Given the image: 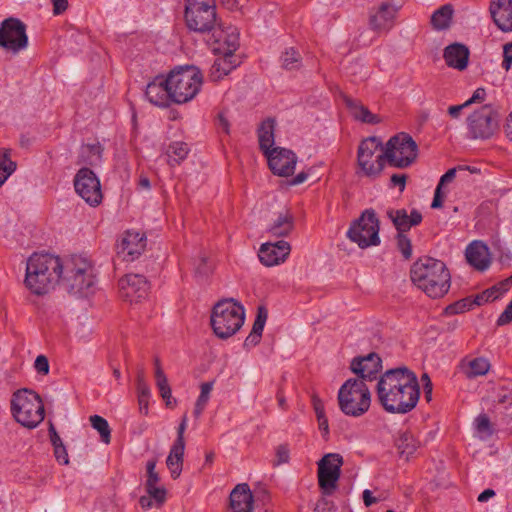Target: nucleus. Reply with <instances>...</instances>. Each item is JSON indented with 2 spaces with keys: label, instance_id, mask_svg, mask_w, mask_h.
I'll return each instance as SVG.
<instances>
[{
  "label": "nucleus",
  "instance_id": "1",
  "mask_svg": "<svg viewBox=\"0 0 512 512\" xmlns=\"http://www.w3.org/2000/svg\"><path fill=\"white\" fill-rule=\"evenodd\" d=\"M94 268L81 256L62 259L50 253H33L26 262L24 285L34 295L43 296L62 280L71 292L87 294L94 285Z\"/></svg>",
  "mask_w": 512,
  "mask_h": 512
},
{
  "label": "nucleus",
  "instance_id": "2",
  "mask_svg": "<svg viewBox=\"0 0 512 512\" xmlns=\"http://www.w3.org/2000/svg\"><path fill=\"white\" fill-rule=\"evenodd\" d=\"M376 392L383 408L397 414L410 412L420 397L417 376L405 367L386 371L377 383Z\"/></svg>",
  "mask_w": 512,
  "mask_h": 512
},
{
  "label": "nucleus",
  "instance_id": "3",
  "mask_svg": "<svg viewBox=\"0 0 512 512\" xmlns=\"http://www.w3.org/2000/svg\"><path fill=\"white\" fill-rule=\"evenodd\" d=\"M412 283L428 297L437 299L446 295L451 286V275L441 260L424 257L411 267Z\"/></svg>",
  "mask_w": 512,
  "mask_h": 512
},
{
  "label": "nucleus",
  "instance_id": "4",
  "mask_svg": "<svg viewBox=\"0 0 512 512\" xmlns=\"http://www.w3.org/2000/svg\"><path fill=\"white\" fill-rule=\"evenodd\" d=\"M11 413L19 424L30 429L37 427L45 417L41 397L35 391L27 388L13 393Z\"/></svg>",
  "mask_w": 512,
  "mask_h": 512
},
{
  "label": "nucleus",
  "instance_id": "5",
  "mask_svg": "<svg viewBox=\"0 0 512 512\" xmlns=\"http://www.w3.org/2000/svg\"><path fill=\"white\" fill-rule=\"evenodd\" d=\"M245 310L233 299L219 301L211 314V325L215 335L227 339L236 334L244 324Z\"/></svg>",
  "mask_w": 512,
  "mask_h": 512
},
{
  "label": "nucleus",
  "instance_id": "6",
  "mask_svg": "<svg viewBox=\"0 0 512 512\" xmlns=\"http://www.w3.org/2000/svg\"><path fill=\"white\" fill-rule=\"evenodd\" d=\"M167 80L171 100L183 104L191 101L199 93L203 76L198 68L186 66L173 70Z\"/></svg>",
  "mask_w": 512,
  "mask_h": 512
},
{
  "label": "nucleus",
  "instance_id": "7",
  "mask_svg": "<svg viewBox=\"0 0 512 512\" xmlns=\"http://www.w3.org/2000/svg\"><path fill=\"white\" fill-rule=\"evenodd\" d=\"M340 410L348 416L359 417L370 408L371 394L363 380L350 378L338 391Z\"/></svg>",
  "mask_w": 512,
  "mask_h": 512
},
{
  "label": "nucleus",
  "instance_id": "8",
  "mask_svg": "<svg viewBox=\"0 0 512 512\" xmlns=\"http://www.w3.org/2000/svg\"><path fill=\"white\" fill-rule=\"evenodd\" d=\"M184 19L191 31L211 32L218 24L215 0H185Z\"/></svg>",
  "mask_w": 512,
  "mask_h": 512
},
{
  "label": "nucleus",
  "instance_id": "9",
  "mask_svg": "<svg viewBox=\"0 0 512 512\" xmlns=\"http://www.w3.org/2000/svg\"><path fill=\"white\" fill-rule=\"evenodd\" d=\"M384 155L390 166L407 168L415 162L418 146L409 134L401 132L387 141Z\"/></svg>",
  "mask_w": 512,
  "mask_h": 512
},
{
  "label": "nucleus",
  "instance_id": "10",
  "mask_svg": "<svg viewBox=\"0 0 512 512\" xmlns=\"http://www.w3.org/2000/svg\"><path fill=\"white\" fill-rule=\"evenodd\" d=\"M347 237L360 248L380 244L379 220L373 210H365L346 233Z\"/></svg>",
  "mask_w": 512,
  "mask_h": 512
},
{
  "label": "nucleus",
  "instance_id": "11",
  "mask_svg": "<svg viewBox=\"0 0 512 512\" xmlns=\"http://www.w3.org/2000/svg\"><path fill=\"white\" fill-rule=\"evenodd\" d=\"M384 148L377 137H368L361 141L357 152L358 165L367 176H377L384 168Z\"/></svg>",
  "mask_w": 512,
  "mask_h": 512
},
{
  "label": "nucleus",
  "instance_id": "12",
  "mask_svg": "<svg viewBox=\"0 0 512 512\" xmlns=\"http://www.w3.org/2000/svg\"><path fill=\"white\" fill-rule=\"evenodd\" d=\"M467 129L472 139H489L498 129V114L491 105H483L467 118Z\"/></svg>",
  "mask_w": 512,
  "mask_h": 512
},
{
  "label": "nucleus",
  "instance_id": "13",
  "mask_svg": "<svg viewBox=\"0 0 512 512\" xmlns=\"http://www.w3.org/2000/svg\"><path fill=\"white\" fill-rule=\"evenodd\" d=\"M28 37L26 26L17 18H7L0 24V48L13 55L26 49Z\"/></svg>",
  "mask_w": 512,
  "mask_h": 512
},
{
  "label": "nucleus",
  "instance_id": "14",
  "mask_svg": "<svg viewBox=\"0 0 512 512\" xmlns=\"http://www.w3.org/2000/svg\"><path fill=\"white\" fill-rule=\"evenodd\" d=\"M75 192L91 207H97L103 200L101 183L97 175L87 167L77 171L73 180Z\"/></svg>",
  "mask_w": 512,
  "mask_h": 512
},
{
  "label": "nucleus",
  "instance_id": "15",
  "mask_svg": "<svg viewBox=\"0 0 512 512\" xmlns=\"http://www.w3.org/2000/svg\"><path fill=\"white\" fill-rule=\"evenodd\" d=\"M343 463V457L339 453L325 454L318 461V483L325 492L329 493L336 488Z\"/></svg>",
  "mask_w": 512,
  "mask_h": 512
},
{
  "label": "nucleus",
  "instance_id": "16",
  "mask_svg": "<svg viewBox=\"0 0 512 512\" xmlns=\"http://www.w3.org/2000/svg\"><path fill=\"white\" fill-rule=\"evenodd\" d=\"M146 246L144 234L135 230L125 231L117 241L116 251L123 261L132 262L137 259Z\"/></svg>",
  "mask_w": 512,
  "mask_h": 512
},
{
  "label": "nucleus",
  "instance_id": "17",
  "mask_svg": "<svg viewBox=\"0 0 512 512\" xmlns=\"http://www.w3.org/2000/svg\"><path fill=\"white\" fill-rule=\"evenodd\" d=\"M209 41H212L213 50L219 54H235L239 48V31L237 27L217 24L211 31Z\"/></svg>",
  "mask_w": 512,
  "mask_h": 512
},
{
  "label": "nucleus",
  "instance_id": "18",
  "mask_svg": "<svg viewBox=\"0 0 512 512\" xmlns=\"http://www.w3.org/2000/svg\"><path fill=\"white\" fill-rule=\"evenodd\" d=\"M120 296L130 303H137L148 295L149 284L140 274H126L119 282Z\"/></svg>",
  "mask_w": 512,
  "mask_h": 512
},
{
  "label": "nucleus",
  "instance_id": "19",
  "mask_svg": "<svg viewBox=\"0 0 512 512\" xmlns=\"http://www.w3.org/2000/svg\"><path fill=\"white\" fill-rule=\"evenodd\" d=\"M268 165L273 174L286 177L294 173L297 164L296 154L286 148L275 147L265 154Z\"/></svg>",
  "mask_w": 512,
  "mask_h": 512
},
{
  "label": "nucleus",
  "instance_id": "20",
  "mask_svg": "<svg viewBox=\"0 0 512 512\" xmlns=\"http://www.w3.org/2000/svg\"><path fill=\"white\" fill-rule=\"evenodd\" d=\"M290 252L291 246L287 241L267 242L260 246L258 257L263 265L272 267L284 263Z\"/></svg>",
  "mask_w": 512,
  "mask_h": 512
},
{
  "label": "nucleus",
  "instance_id": "21",
  "mask_svg": "<svg viewBox=\"0 0 512 512\" xmlns=\"http://www.w3.org/2000/svg\"><path fill=\"white\" fill-rule=\"evenodd\" d=\"M399 11V6L382 2L376 9L370 12V26L373 30L378 32H388L395 24L396 15Z\"/></svg>",
  "mask_w": 512,
  "mask_h": 512
},
{
  "label": "nucleus",
  "instance_id": "22",
  "mask_svg": "<svg viewBox=\"0 0 512 512\" xmlns=\"http://www.w3.org/2000/svg\"><path fill=\"white\" fill-rule=\"evenodd\" d=\"M381 358L376 353H370L367 356L355 358L351 362V370L357 374L358 380L372 381L377 378L380 372Z\"/></svg>",
  "mask_w": 512,
  "mask_h": 512
},
{
  "label": "nucleus",
  "instance_id": "23",
  "mask_svg": "<svg viewBox=\"0 0 512 512\" xmlns=\"http://www.w3.org/2000/svg\"><path fill=\"white\" fill-rule=\"evenodd\" d=\"M489 14L500 31L512 32V0H490Z\"/></svg>",
  "mask_w": 512,
  "mask_h": 512
},
{
  "label": "nucleus",
  "instance_id": "24",
  "mask_svg": "<svg viewBox=\"0 0 512 512\" xmlns=\"http://www.w3.org/2000/svg\"><path fill=\"white\" fill-rule=\"evenodd\" d=\"M465 257L469 265L478 271L487 270L491 264L489 248L482 241L471 242L465 250Z\"/></svg>",
  "mask_w": 512,
  "mask_h": 512
},
{
  "label": "nucleus",
  "instance_id": "25",
  "mask_svg": "<svg viewBox=\"0 0 512 512\" xmlns=\"http://www.w3.org/2000/svg\"><path fill=\"white\" fill-rule=\"evenodd\" d=\"M253 495L246 483L238 484L230 493L229 507L231 512H252Z\"/></svg>",
  "mask_w": 512,
  "mask_h": 512
},
{
  "label": "nucleus",
  "instance_id": "26",
  "mask_svg": "<svg viewBox=\"0 0 512 512\" xmlns=\"http://www.w3.org/2000/svg\"><path fill=\"white\" fill-rule=\"evenodd\" d=\"M166 83H168V80L163 77H156L148 83L145 96L150 103L159 107H166L169 104L171 96Z\"/></svg>",
  "mask_w": 512,
  "mask_h": 512
},
{
  "label": "nucleus",
  "instance_id": "27",
  "mask_svg": "<svg viewBox=\"0 0 512 512\" xmlns=\"http://www.w3.org/2000/svg\"><path fill=\"white\" fill-rule=\"evenodd\" d=\"M156 461L149 460L146 463L147 479L145 489L147 494L151 495L158 504H164L166 501L167 490L164 486L159 485L160 477L155 470Z\"/></svg>",
  "mask_w": 512,
  "mask_h": 512
},
{
  "label": "nucleus",
  "instance_id": "28",
  "mask_svg": "<svg viewBox=\"0 0 512 512\" xmlns=\"http://www.w3.org/2000/svg\"><path fill=\"white\" fill-rule=\"evenodd\" d=\"M469 49L460 43H453L444 50V60L447 66L462 71L466 69L469 61Z\"/></svg>",
  "mask_w": 512,
  "mask_h": 512
},
{
  "label": "nucleus",
  "instance_id": "29",
  "mask_svg": "<svg viewBox=\"0 0 512 512\" xmlns=\"http://www.w3.org/2000/svg\"><path fill=\"white\" fill-rule=\"evenodd\" d=\"M240 63V57L235 54H221V56L216 58L210 68V79L215 82L221 80L233 69L238 67Z\"/></svg>",
  "mask_w": 512,
  "mask_h": 512
},
{
  "label": "nucleus",
  "instance_id": "30",
  "mask_svg": "<svg viewBox=\"0 0 512 512\" xmlns=\"http://www.w3.org/2000/svg\"><path fill=\"white\" fill-rule=\"evenodd\" d=\"M388 216L398 232L401 233L410 230L411 227L420 224L422 221V215L417 210H412L410 214L405 209L390 210Z\"/></svg>",
  "mask_w": 512,
  "mask_h": 512
},
{
  "label": "nucleus",
  "instance_id": "31",
  "mask_svg": "<svg viewBox=\"0 0 512 512\" xmlns=\"http://www.w3.org/2000/svg\"><path fill=\"white\" fill-rule=\"evenodd\" d=\"M344 102L346 107L348 108L352 117L360 122L367 124H377L380 122V118L378 115L373 114L366 106H364L360 101L352 99L350 97H345Z\"/></svg>",
  "mask_w": 512,
  "mask_h": 512
},
{
  "label": "nucleus",
  "instance_id": "32",
  "mask_svg": "<svg viewBox=\"0 0 512 512\" xmlns=\"http://www.w3.org/2000/svg\"><path fill=\"white\" fill-rule=\"evenodd\" d=\"M461 368L467 378L473 379L486 375L491 368V364L485 357H476L469 360H463Z\"/></svg>",
  "mask_w": 512,
  "mask_h": 512
},
{
  "label": "nucleus",
  "instance_id": "33",
  "mask_svg": "<svg viewBox=\"0 0 512 512\" xmlns=\"http://www.w3.org/2000/svg\"><path fill=\"white\" fill-rule=\"evenodd\" d=\"M275 121L271 118L264 120L258 129L259 147L263 154H267L274 148Z\"/></svg>",
  "mask_w": 512,
  "mask_h": 512
},
{
  "label": "nucleus",
  "instance_id": "34",
  "mask_svg": "<svg viewBox=\"0 0 512 512\" xmlns=\"http://www.w3.org/2000/svg\"><path fill=\"white\" fill-rule=\"evenodd\" d=\"M294 228V218L288 211L280 213L269 225L268 233L274 237H286Z\"/></svg>",
  "mask_w": 512,
  "mask_h": 512
},
{
  "label": "nucleus",
  "instance_id": "35",
  "mask_svg": "<svg viewBox=\"0 0 512 512\" xmlns=\"http://www.w3.org/2000/svg\"><path fill=\"white\" fill-rule=\"evenodd\" d=\"M184 450V445L173 444L169 451L166 459V465L170 470L171 477L173 479H177L182 472Z\"/></svg>",
  "mask_w": 512,
  "mask_h": 512
},
{
  "label": "nucleus",
  "instance_id": "36",
  "mask_svg": "<svg viewBox=\"0 0 512 512\" xmlns=\"http://www.w3.org/2000/svg\"><path fill=\"white\" fill-rule=\"evenodd\" d=\"M102 152L103 149L99 143L82 145L78 162L90 166H96L102 160Z\"/></svg>",
  "mask_w": 512,
  "mask_h": 512
},
{
  "label": "nucleus",
  "instance_id": "37",
  "mask_svg": "<svg viewBox=\"0 0 512 512\" xmlns=\"http://www.w3.org/2000/svg\"><path fill=\"white\" fill-rule=\"evenodd\" d=\"M453 7L450 4H445L437 9L431 16V24L436 30H444L450 26Z\"/></svg>",
  "mask_w": 512,
  "mask_h": 512
},
{
  "label": "nucleus",
  "instance_id": "38",
  "mask_svg": "<svg viewBox=\"0 0 512 512\" xmlns=\"http://www.w3.org/2000/svg\"><path fill=\"white\" fill-rule=\"evenodd\" d=\"M396 446L400 454L405 455L406 458H408L417 450L419 443L412 433L404 431L399 433L396 439Z\"/></svg>",
  "mask_w": 512,
  "mask_h": 512
},
{
  "label": "nucleus",
  "instance_id": "39",
  "mask_svg": "<svg viewBox=\"0 0 512 512\" xmlns=\"http://www.w3.org/2000/svg\"><path fill=\"white\" fill-rule=\"evenodd\" d=\"M137 395L138 405L141 414L147 415L149 412V401L151 397V390L142 375L137 377Z\"/></svg>",
  "mask_w": 512,
  "mask_h": 512
},
{
  "label": "nucleus",
  "instance_id": "40",
  "mask_svg": "<svg viewBox=\"0 0 512 512\" xmlns=\"http://www.w3.org/2000/svg\"><path fill=\"white\" fill-rule=\"evenodd\" d=\"M189 153V147L184 142H173L167 150L168 163L170 166L179 165Z\"/></svg>",
  "mask_w": 512,
  "mask_h": 512
},
{
  "label": "nucleus",
  "instance_id": "41",
  "mask_svg": "<svg viewBox=\"0 0 512 512\" xmlns=\"http://www.w3.org/2000/svg\"><path fill=\"white\" fill-rule=\"evenodd\" d=\"M474 428L475 432L479 438L482 440H486L492 436L494 433V428L492 423L490 422L489 417L486 414L478 415L474 420Z\"/></svg>",
  "mask_w": 512,
  "mask_h": 512
},
{
  "label": "nucleus",
  "instance_id": "42",
  "mask_svg": "<svg viewBox=\"0 0 512 512\" xmlns=\"http://www.w3.org/2000/svg\"><path fill=\"white\" fill-rule=\"evenodd\" d=\"M90 423L91 426L100 434L102 442L109 444L111 440V430L107 420L102 416L93 415L90 417Z\"/></svg>",
  "mask_w": 512,
  "mask_h": 512
},
{
  "label": "nucleus",
  "instance_id": "43",
  "mask_svg": "<svg viewBox=\"0 0 512 512\" xmlns=\"http://www.w3.org/2000/svg\"><path fill=\"white\" fill-rule=\"evenodd\" d=\"M212 388H213V384L211 382H205V383L201 384L200 395L195 403V408L193 411L195 417L198 418L203 413V411L209 401Z\"/></svg>",
  "mask_w": 512,
  "mask_h": 512
},
{
  "label": "nucleus",
  "instance_id": "44",
  "mask_svg": "<svg viewBox=\"0 0 512 512\" xmlns=\"http://www.w3.org/2000/svg\"><path fill=\"white\" fill-rule=\"evenodd\" d=\"M280 61L283 68L294 70L300 67L301 57L298 51L294 48H289L282 53Z\"/></svg>",
  "mask_w": 512,
  "mask_h": 512
},
{
  "label": "nucleus",
  "instance_id": "45",
  "mask_svg": "<svg viewBox=\"0 0 512 512\" xmlns=\"http://www.w3.org/2000/svg\"><path fill=\"white\" fill-rule=\"evenodd\" d=\"M16 163L9 158V151L6 150L0 159V187L9 176L15 171Z\"/></svg>",
  "mask_w": 512,
  "mask_h": 512
},
{
  "label": "nucleus",
  "instance_id": "46",
  "mask_svg": "<svg viewBox=\"0 0 512 512\" xmlns=\"http://www.w3.org/2000/svg\"><path fill=\"white\" fill-rule=\"evenodd\" d=\"M397 246L405 259H409L412 255V245L410 239L403 233L399 232L397 236Z\"/></svg>",
  "mask_w": 512,
  "mask_h": 512
},
{
  "label": "nucleus",
  "instance_id": "47",
  "mask_svg": "<svg viewBox=\"0 0 512 512\" xmlns=\"http://www.w3.org/2000/svg\"><path fill=\"white\" fill-rule=\"evenodd\" d=\"M155 380H156V386H157L159 392H162L165 389L170 387L169 383H168V379H167L164 371L162 370L158 359L155 360Z\"/></svg>",
  "mask_w": 512,
  "mask_h": 512
},
{
  "label": "nucleus",
  "instance_id": "48",
  "mask_svg": "<svg viewBox=\"0 0 512 512\" xmlns=\"http://www.w3.org/2000/svg\"><path fill=\"white\" fill-rule=\"evenodd\" d=\"M266 320H267V312L264 308L260 307L258 309L256 319L253 323L251 333L262 336Z\"/></svg>",
  "mask_w": 512,
  "mask_h": 512
},
{
  "label": "nucleus",
  "instance_id": "49",
  "mask_svg": "<svg viewBox=\"0 0 512 512\" xmlns=\"http://www.w3.org/2000/svg\"><path fill=\"white\" fill-rule=\"evenodd\" d=\"M471 302L467 299L457 301L446 307L445 313L447 315L460 314L470 309Z\"/></svg>",
  "mask_w": 512,
  "mask_h": 512
},
{
  "label": "nucleus",
  "instance_id": "50",
  "mask_svg": "<svg viewBox=\"0 0 512 512\" xmlns=\"http://www.w3.org/2000/svg\"><path fill=\"white\" fill-rule=\"evenodd\" d=\"M501 67L508 72L512 67V41L503 46V61Z\"/></svg>",
  "mask_w": 512,
  "mask_h": 512
},
{
  "label": "nucleus",
  "instance_id": "51",
  "mask_svg": "<svg viewBox=\"0 0 512 512\" xmlns=\"http://www.w3.org/2000/svg\"><path fill=\"white\" fill-rule=\"evenodd\" d=\"M35 370L42 375H47L49 373V361L46 356L38 355L34 362Z\"/></svg>",
  "mask_w": 512,
  "mask_h": 512
},
{
  "label": "nucleus",
  "instance_id": "52",
  "mask_svg": "<svg viewBox=\"0 0 512 512\" xmlns=\"http://www.w3.org/2000/svg\"><path fill=\"white\" fill-rule=\"evenodd\" d=\"M512 322V298L508 303L504 311L499 315L496 324L498 326H504Z\"/></svg>",
  "mask_w": 512,
  "mask_h": 512
},
{
  "label": "nucleus",
  "instance_id": "53",
  "mask_svg": "<svg viewBox=\"0 0 512 512\" xmlns=\"http://www.w3.org/2000/svg\"><path fill=\"white\" fill-rule=\"evenodd\" d=\"M139 504L143 509H151L153 507L159 508L163 504H158L156 500L149 494L143 495L139 499Z\"/></svg>",
  "mask_w": 512,
  "mask_h": 512
},
{
  "label": "nucleus",
  "instance_id": "54",
  "mask_svg": "<svg viewBox=\"0 0 512 512\" xmlns=\"http://www.w3.org/2000/svg\"><path fill=\"white\" fill-rule=\"evenodd\" d=\"M407 177L405 174H393L390 178L392 187H399V190L402 192L406 186Z\"/></svg>",
  "mask_w": 512,
  "mask_h": 512
},
{
  "label": "nucleus",
  "instance_id": "55",
  "mask_svg": "<svg viewBox=\"0 0 512 512\" xmlns=\"http://www.w3.org/2000/svg\"><path fill=\"white\" fill-rule=\"evenodd\" d=\"M54 454L59 463L68 464V454L63 444H59L54 448Z\"/></svg>",
  "mask_w": 512,
  "mask_h": 512
},
{
  "label": "nucleus",
  "instance_id": "56",
  "mask_svg": "<svg viewBox=\"0 0 512 512\" xmlns=\"http://www.w3.org/2000/svg\"><path fill=\"white\" fill-rule=\"evenodd\" d=\"M485 96H486L485 89L484 88H477L474 91L473 95L468 100L465 101L466 105L470 106L473 103H480V102L484 101Z\"/></svg>",
  "mask_w": 512,
  "mask_h": 512
},
{
  "label": "nucleus",
  "instance_id": "57",
  "mask_svg": "<svg viewBox=\"0 0 512 512\" xmlns=\"http://www.w3.org/2000/svg\"><path fill=\"white\" fill-rule=\"evenodd\" d=\"M187 427V418L186 416L183 418L182 422L180 423L178 430H177V438L174 441L173 444H179L185 446V440H184V432Z\"/></svg>",
  "mask_w": 512,
  "mask_h": 512
},
{
  "label": "nucleus",
  "instance_id": "58",
  "mask_svg": "<svg viewBox=\"0 0 512 512\" xmlns=\"http://www.w3.org/2000/svg\"><path fill=\"white\" fill-rule=\"evenodd\" d=\"M444 195L445 194L443 192V188L437 186L435 189V192H434V198H433L431 207L432 208L442 207Z\"/></svg>",
  "mask_w": 512,
  "mask_h": 512
},
{
  "label": "nucleus",
  "instance_id": "59",
  "mask_svg": "<svg viewBox=\"0 0 512 512\" xmlns=\"http://www.w3.org/2000/svg\"><path fill=\"white\" fill-rule=\"evenodd\" d=\"M456 176V168L449 169L445 174H443L438 183V187L443 188L447 183H450L454 180Z\"/></svg>",
  "mask_w": 512,
  "mask_h": 512
},
{
  "label": "nucleus",
  "instance_id": "60",
  "mask_svg": "<svg viewBox=\"0 0 512 512\" xmlns=\"http://www.w3.org/2000/svg\"><path fill=\"white\" fill-rule=\"evenodd\" d=\"M362 499H363L364 505L366 507H370L373 504H376L377 502L380 501L379 498H376V497L373 496L372 491L369 490V489H366V490L363 491Z\"/></svg>",
  "mask_w": 512,
  "mask_h": 512
},
{
  "label": "nucleus",
  "instance_id": "61",
  "mask_svg": "<svg viewBox=\"0 0 512 512\" xmlns=\"http://www.w3.org/2000/svg\"><path fill=\"white\" fill-rule=\"evenodd\" d=\"M260 339H261V336L250 332V334L246 337V339L244 341V347L245 348L254 347L260 342Z\"/></svg>",
  "mask_w": 512,
  "mask_h": 512
},
{
  "label": "nucleus",
  "instance_id": "62",
  "mask_svg": "<svg viewBox=\"0 0 512 512\" xmlns=\"http://www.w3.org/2000/svg\"><path fill=\"white\" fill-rule=\"evenodd\" d=\"M466 107H469L468 105H466V102L460 104V105H452L448 108V114L452 117V118H458L461 114V111L466 108Z\"/></svg>",
  "mask_w": 512,
  "mask_h": 512
},
{
  "label": "nucleus",
  "instance_id": "63",
  "mask_svg": "<svg viewBox=\"0 0 512 512\" xmlns=\"http://www.w3.org/2000/svg\"><path fill=\"white\" fill-rule=\"evenodd\" d=\"M54 6V14L58 15L67 9V0H51Z\"/></svg>",
  "mask_w": 512,
  "mask_h": 512
},
{
  "label": "nucleus",
  "instance_id": "64",
  "mask_svg": "<svg viewBox=\"0 0 512 512\" xmlns=\"http://www.w3.org/2000/svg\"><path fill=\"white\" fill-rule=\"evenodd\" d=\"M506 136L512 141V111L509 113L504 126Z\"/></svg>",
  "mask_w": 512,
  "mask_h": 512
}]
</instances>
